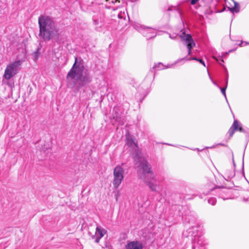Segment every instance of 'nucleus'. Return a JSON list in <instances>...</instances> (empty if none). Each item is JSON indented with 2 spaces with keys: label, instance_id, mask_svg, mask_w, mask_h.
I'll list each match as a JSON object with an SVG mask.
<instances>
[{
  "label": "nucleus",
  "instance_id": "f257e3e1",
  "mask_svg": "<svg viewBox=\"0 0 249 249\" xmlns=\"http://www.w3.org/2000/svg\"><path fill=\"white\" fill-rule=\"evenodd\" d=\"M39 36L45 41L54 39L59 43L60 30L54 20L49 16L41 15L38 18Z\"/></svg>",
  "mask_w": 249,
  "mask_h": 249
},
{
  "label": "nucleus",
  "instance_id": "f03ea898",
  "mask_svg": "<svg viewBox=\"0 0 249 249\" xmlns=\"http://www.w3.org/2000/svg\"><path fill=\"white\" fill-rule=\"evenodd\" d=\"M136 164L142 169V172L138 171L139 178L143 180L152 191H156L157 187L156 179L151 169V166L144 158L140 156L138 153L134 157Z\"/></svg>",
  "mask_w": 249,
  "mask_h": 249
},
{
  "label": "nucleus",
  "instance_id": "7ed1b4c3",
  "mask_svg": "<svg viewBox=\"0 0 249 249\" xmlns=\"http://www.w3.org/2000/svg\"><path fill=\"white\" fill-rule=\"evenodd\" d=\"M191 241L193 245L192 249H201V246L203 244L202 238L198 235V230L197 227H193L189 229L186 232L183 233Z\"/></svg>",
  "mask_w": 249,
  "mask_h": 249
},
{
  "label": "nucleus",
  "instance_id": "20e7f679",
  "mask_svg": "<svg viewBox=\"0 0 249 249\" xmlns=\"http://www.w3.org/2000/svg\"><path fill=\"white\" fill-rule=\"evenodd\" d=\"M74 59V63L68 74L67 78H82L84 70V61L78 57H75Z\"/></svg>",
  "mask_w": 249,
  "mask_h": 249
},
{
  "label": "nucleus",
  "instance_id": "39448f33",
  "mask_svg": "<svg viewBox=\"0 0 249 249\" xmlns=\"http://www.w3.org/2000/svg\"><path fill=\"white\" fill-rule=\"evenodd\" d=\"M110 119L113 124H117L119 125H124L125 120L122 107L120 106L114 107L111 112Z\"/></svg>",
  "mask_w": 249,
  "mask_h": 249
},
{
  "label": "nucleus",
  "instance_id": "423d86ee",
  "mask_svg": "<svg viewBox=\"0 0 249 249\" xmlns=\"http://www.w3.org/2000/svg\"><path fill=\"white\" fill-rule=\"evenodd\" d=\"M133 27L148 39L153 38L157 35V30L156 29L145 27L139 23H135L133 25Z\"/></svg>",
  "mask_w": 249,
  "mask_h": 249
},
{
  "label": "nucleus",
  "instance_id": "0eeeda50",
  "mask_svg": "<svg viewBox=\"0 0 249 249\" xmlns=\"http://www.w3.org/2000/svg\"><path fill=\"white\" fill-rule=\"evenodd\" d=\"M22 63L21 60L16 61L8 65L5 70L3 78H12L20 70Z\"/></svg>",
  "mask_w": 249,
  "mask_h": 249
},
{
  "label": "nucleus",
  "instance_id": "6e6552de",
  "mask_svg": "<svg viewBox=\"0 0 249 249\" xmlns=\"http://www.w3.org/2000/svg\"><path fill=\"white\" fill-rule=\"evenodd\" d=\"M124 169L120 165H117L113 170V185L114 188L117 189L121 184L124 179Z\"/></svg>",
  "mask_w": 249,
  "mask_h": 249
},
{
  "label": "nucleus",
  "instance_id": "1a4fd4ad",
  "mask_svg": "<svg viewBox=\"0 0 249 249\" xmlns=\"http://www.w3.org/2000/svg\"><path fill=\"white\" fill-rule=\"evenodd\" d=\"M179 36L183 41H184L186 42V45L188 48V55L191 54L192 53V49L196 45L192 36L190 35L186 34L184 32H183Z\"/></svg>",
  "mask_w": 249,
  "mask_h": 249
},
{
  "label": "nucleus",
  "instance_id": "9d476101",
  "mask_svg": "<svg viewBox=\"0 0 249 249\" xmlns=\"http://www.w3.org/2000/svg\"><path fill=\"white\" fill-rule=\"evenodd\" d=\"M235 131H239L241 132L245 133V130L243 128L241 123L237 120H234L231 127L229 129L228 133L230 138L232 137Z\"/></svg>",
  "mask_w": 249,
  "mask_h": 249
},
{
  "label": "nucleus",
  "instance_id": "9b49d317",
  "mask_svg": "<svg viewBox=\"0 0 249 249\" xmlns=\"http://www.w3.org/2000/svg\"><path fill=\"white\" fill-rule=\"evenodd\" d=\"M226 3L230 11L233 13H238L240 11V6L238 3L233 0H225Z\"/></svg>",
  "mask_w": 249,
  "mask_h": 249
},
{
  "label": "nucleus",
  "instance_id": "f8f14e48",
  "mask_svg": "<svg viewBox=\"0 0 249 249\" xmlns=\"http://www.w3.org/2000/svg\"><path fill=\"white\" fill-rule=\"evenodd\" d=\"M92 19L93 24L96 26V30L99 31H100V29L103 26L104 22L103 16L101 14H100L98 16H94Z\"/></svg>",
  "mask_w": 249,
  "mask_h": 249
},
{
  "label": "nucleus",
  "instance_id": "ddd939ff",
  "mask_svg": "<svg viewBox=\"0 0 249 249\" xmlns=\"http://www.w3.org/2000/svg\"><path fill=\"white\" fill-rule=\"evenodd\" d=\"M125 249H143V245L139 241L128 242L125 246Z\"/></svg>",
  "mask_w": 249,
  "mask_h": 249
},
{
  "label": "nucleus",
  "instance_id": "4468645a",
  "mask_svg": "<svg viewBox=\"0 0 249 249\" xmlns=\"http://www.w3.org/2000/svg\"><path fill=\"white\" fill-rule=\"evenodd\" d=\"M177 63V61L174 62V63L168 64L166 65H164L162 63L159 62L157 64H156L155 66H153V69L155 71H159L165 69L172 68H173Z\"/></svg>",
  "mask_w": 249,
  "mask_h": 249
},
{
  "label": "nucleus",
  "instance_id": "2eb2a0df",
  "mask_svg": "<svg viewBox=\"0 0 249 249\" xmlns=\"http://www.w3.org/2000/svg\"><path fill=\"white\" fill-rule=\"evenodd\" d=\"M228 193V190L225 188H222L219 191V197L223 199L224 200L228 199L230 198V197L227 195V194Z\"/></svg>",
  "mask_w": 249,
  "mask_h": 249
},
{
  "label": "nucleus",
  "instance_id": "dca6fc26",
  "mask_svg": "<svg viewBox=\"0 0 249 249\" xmlns=\"http://www.w3.org/2000/svg\"><path fill=\"white\" fill-rule=\"evenodd\" d=\"M2 84L12 88L14 87V79H2Z\"/></svg>",
  "mask_w": 249,
  "mask_h": 249
},
{
  "label": "nucleus",
  "instance_id": "f3484780",
  "mask_svg": "<svg viewBox=\"0 0 249 249\" xmlns=\"http://www.w3.org/2000/svg\"><path fill=\"white\" fill-rule=\"evenodd\" d=\"M227 80H228V79H226ZM211 80L213 82V83L216 86H217L218 87H219L221 91V92L222 93V94L224 96L225 99H226V100L227 101V102L228 103V100H227V97H226V88H227V84H228V80H226L225 81L226 82V86L225 87H223V88H221L220 87H219L217 84L213 81V79H211Z\"/></svg>",
  "mask_w": 249,
  "mask_h": 249
},
{
  "label": "nucleus",
  "instance_id": "a211bd4d",
  "mask_svg": "<svg viewBox=\"0 0 249 249\" xmlns=\"http://www.w3.org/2000/svg\"><path fill=\"white\" fill-rule=\"evenodd\" d=\"M106 230L102 229L99 227H97L96 229V234H99V237H101V238L103 237L104 236V235L106 233Z\"/></svg>",
  "mask_w": 249,
  "mask_h": 249
},
{
  "label": "nucleus",
  "instance_id": "6ab92c4d",
  "mask_svg": "<svg viewBox=\"0 0 249 249\" xmlns=\"http://www.w3.org/2000/svg\"><path fill=\"white\" fill-rule=\"evenodd\" d=\"M127 144L129 146L132 147L133 144H134L136 147H138V144L136 142H135V140L134 139L131 138H127Z\"/></svg>",
  "mask_w": 249,
  "mask_h": 249
},
{
  "label": "nucleus",
  "instance_id": "aec40b11",
  "mask_svg": "<svg viewBox=\"0 0 249 249\" xmlns=\"http://www.w3.org/2000/svg\"><path fill=\"white\" fill-rule=\"evenodd\" d=\"M208 202L212 205H214L216 203V199L214 197H211L208 200Z\"/></svg>",
  "mask_w": 249,
  "mask_h": 249
},
{
  "label": "nucleus",
  "instance_id": "412c9836",
  "mask_svg": "<svg viewBox=\"0 0 249 249\" xmlns=\"http://www.w3.org/2000/svg\"><path fill=\"white\" fill-rule=\"evenodd\" d=\"M70 80H72V82L73 83H76V82H78L79 81V80H81L82 79H75V78H74V79H69Z\"/></svg>",
  "mask_w": 249,
  "mask_h": 249
},
{
  "label": "nucleus",
  "instance_id": "4be33fe9",
  "mask_svg": "<svg viewBox=\"0 0 249 249\" xmlns=\"http://www.w3.org/2000/svg\"><path fill=\"white\" fill-rule=\"evenodd\" d=\"M101 238V237H96L95 240V242L97 243H99Z\"/></svg>",
  "mask_w": 249,
  "mask_h": 249
},
{
  "label": "nucleus",
  "instance_id": "5701e85b",
  "mask_svg": "<svg viewBox=\"0 0 249 249\" xmlns=\"http://www.w3.org/2000/svg\"><path fill=\"white\" fill-rule=\"evenodd\" d=\"M198 61H199L201 64H202L205 67V62L202 59H199Z\"/></svg>",
  "mask_w": 249,
  "mask_h": 249
},
{
  "label": "nucleus",
  "instance_id": "b1692460",
  "mask_svg": "<svg viewBox=\"0 0 249 249\" xmlns=\"http://www.w3.org/2000/svg\"><path fill=\"white\" fill-rule=\"evenodd\" d=\"M198 0H191V3L192 4V5H194L195 4H196V2L198 1Z\"/></svg>",
  "mask_w": 249,
  "mask_h": 249
},
{
  "label": "nucleus",
  "instance_id": "393cba45",
  "mask_svg": "<svg viewBox=\"0 0 249 249\" xmlns=\"http://www.w3.org/2000/svg\"><path fill=\"white\" fill-rule=\"evenodd\" d=\"M216 60L218 61V63L220 64V65H222V63L223 62H224V61L223 59H220L219 61H218V60L217 59H216Z\"/></svg>",
  "mask_w": 249,
  "mask_h": 249
},
{
  "label": "nucleus",
  "instance_id": "a878e982",
  "mask_svg": "<svg viewBox=\"0 0 249 249\" xmlns=\"http://www.w3.org/2000/svg\"><path fill=\"white\" fill-rule=\"evenodd\" d=\"M169 37H170V38L174 39H175L176 36H174L173 35L172 36L171 35H170Z\"/></svg>",
  "mask_w": 249,
  "mask_h": 249
},
{
  "label": "nucleus",
  "instance_id": "bb28decb",
  "mask_svg": "<svg viewBox=\"0 0 249 249\" xmlns=\"http://www.w3.org/2000/svg\"><path fill=\"white\" fill-rule=\"evenodd\" d=\"M192 60H196V61H198L199 59L198 58H197L196 57H193L192 58Z\"/></svg>",
  "mask_w": 249,
  "mask_h": 249
},
{
  "label": "nucleus",
  "instance_id": "cd10ccee",
  "mask_svg": "<svg viewBox=\"0 0 249 249\" xmlns=\"http://www.w3.org/2000/svg\"><path fill=\"white\" fill-rule=\"evenodd\" d=\"M146 32L148 33V35H151V36L153 34L150 31H146Z\"/></svg>",
  "mask_w": 249,
  "mask_h": 249
},
{
  "label": "nucleus",
  "instance_id": "c85d7f7f",
  "mask_svg": "<svg viewBox=\"0 0 249 249\" xmlns=\"http://www.w3.org/2000/svg\"><path fill=\"white\" fill-rule=\"evenodd\" d=\"M232 162H233V165L234 166L235 165V162H234V159H233V156H232Z\"/></svg>",
  "mask_w": 249,
  "mask_h": 249
},
{
  "label": "nucleus",
  "instance_id": "c756f323",
  "mask_svg": "<svg viewBox=\"0 0 249 249\" xmlns=\"http://www.w3.org/2000/svg\"><path fill=\"white\" fill-rule=\"evenodd\" d=\"M219 144L220 145H222V146H225V144H223V143H219Z\"/></svg>",
  "mask_w": 249,
  "mask_h": 249
},
{
  "label": "nucleus",
  "instance_id": "7c9ffc66",
  "mask_svg": "<svg viewBox=\"0 0 249 249\" xmlns=\"http://www.w3.org/2000/svg\"><path fill=\"white\" fill-rule=\"evenodd\" d=\"M244 154H243V164H244Z\"/></svg>",
  "mask_w": 249,
  "mask_h": 249
},
{
  "label": "nucleus",
  "instance_id": "2f4dec72",
  "mask_svg": "<svg viewBox=\"0 0 249 249\" xmlns=\"http://www.w3.org/2000/svg\"><path fill=\"white\" fill-rule=\"evenodd\" d=\"M248 200H249V199H248V198H247V199L244 198V201H248Z\"/></svg>",
  "mask_w": 249,
  "mask_h": 249
},
{
  "label": "nucleus",
  "instance_id": "473e14b6",
  "mask_svg": "<svg viewBox=\"0 0 249 249\" xmlns=\"http://www.w3.org/2000/svg\"><path fill=\"white\" fill-rule=\"evenodd\" d=\"M178 13H179V15L181 16V12H180V11H179V12H178Z\"/></svg>",
  "mask_w": 249,
  "mask_h": 249
},
{
  "label": "nucleus",
  "instance_id": "72a5a7b5",
  "mask_svg": "<svg viewBox=\"0 0 249 249\" xmlns=\"http://www.w3.org/2000/svg\"><path fill=\"white\" fill-rule=\"evenodd\" d=\"M185 59L186 60H190V59H186L185 58H184L183 59Z\"/></svg>",
  "mask_w": 249,
  "mask_h": 249
},
{
  "label": "nucleus",
  "instance_id": "f704fd0d",
  "mask_svg": "<svg viewBox=\"0 0 249 249\" xmlns=\"http://www.w3.org/2000/svg\"><path fill=\"white\" fill-rule=\"evenodd\" d=\"M203 194H204V195H207L208 194V193H206V194L203 193Z\"/></svg>",
  "mask_w": 249,
  "mask_h": 249
},
{
  "label": "nucleus",
  "instance_id": "c9c22d12",
  "mask_svg": "<svg viewBox=\"0 0 249 249\" xmlns=\"http://www.w3.org/2000/svg\"><path fill=\"white\" fill-rule=\"evenodd\" d=\"M201 196H202L201 195L200 196V198H202Z\"/></svg>",
  "mask_w": 249,
  "mask_h": 249
},
{
  "label": "nucleus",
  "instance_id": "e433bc0d",
  "mask_svg": "<svg viewBox=\"0 0 249 249\" xmlns=\"http://www.w3.org/2000/svg\"><path fill=\"white\" fill-rule=\"evenodd\" d=\"M118 0H115V2L117 1Z\"/></svg>",
  "mask_w": 249,
  "mask_h": 249
},
{
  "label": "nucleus",
  "instance_id": "4c0bfd02",
  "mask_svg": "<svg viewBox=\"0 0 249 249\" xmlns=\"http://www.w3.org/2000/svg\"><path fill=\"white\" fill-rule=\"evenodd\" d=\"M108 0H106V1H107Z\"/></svg>",
  "mask_w": 249,
  "mask_h": 249
}]
</instances>
